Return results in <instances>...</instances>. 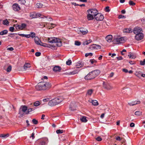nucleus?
Returning <instances> with one entry per match:
<instances>
[{
  "instance_id": "nucleus-1",
  "label": "nucleus",
  "mask_w": 145,
  "mask_h": 145,
  "mask_svg": "<svg viewBox=\"0 0 145 145\" xmlns=\"http://www.w3.org/2000/svg\"><path fill=\"white\" fill-rule=\"evenodd\" d=\"M51 83L48 82H41L39 83L36 86V89L38 90L48 89L51 87Z\"/></svg>"
},
{
  "instance_id": "nucleus-2",
  "label": "nucleus",
  "mask_w": 145,
  "mask_h": 145,
  "mask_svg": "<svg viewBox=\"0 0 145 145\" xmlns=\"http://www.w3.org/2000/svg\"><path fill=\"white\" fill-rule=\"evenodd\" d=\"M100 71L99 70H96L89 72L84 77L86 80H91L94 78L100 73Z\"/></svg>"
},
{
  "instance_id": "nucleus-3",
  "label": "nucleus",
  "mask_w": 145,
  "mask_h": 145,
  "mask_svg": "<svg viewBox=\"0 0 145 145\" xmlns=\"http://www.w3.org/2000/svg\"><path fill=\"white\" fill-rule=\"evenodd\" d=\"M63 100V99L62 98L58 97L49 101L48 103V105L50 106H54L59 104Z\"/></svg>"
},
{
  "instance_id": "nucleus-4",
  "label": "nucleus",
  "mask_w": 145,
  "mask_h": 145,
  "mask_svg": "<svg viewBox=\"0 0 145 145\" xmlns=\"http://www.w3.org/2000/svg\"><path fill=\"white\" fill-rule=\"evenodd\" d=\"M113 43L114 44H118L123 43L125 40L122 37L120 38H114L112 40Z\"/></svg>"
},
{
  "instance_id": "nucleus-5",
  "label": "nucleus",
  "mask_w": 145,
  "mask_h": 145,
  "mask_svg": "<svg viewBox=\"0 0 145 145\" xmlns=\"http://www.w3.org/2000/svg\"><path fill=\"white\" fill-rule=\"evenodd\" d=\"M77 32L79 34L84 35L87 34L88 31L86 29L84 28L81 27L79 28L77 30Z\"/></svg>"
},
{
  "instance_id": "nucleus-6",
  "label": "nucleus",
  "mask_w": 145,
  "mask_h": 145,
  "mask_svg": "<svg viewBox=\"0 0 145 145\" xmlns=\"http://www.w3.org/2000/svg\"><path fill=\"white\" fill-rule=\"evenodd\" d=\"M103 87L104 89L107 90H111L113 88L109 84L105 82H104L103 83Z\"/></svg>"
},
{
  "instance_id": "nucleus-7",
  "label": "nucleus",
  "mask_w": 145,
  "mask_h": 145,
  "mask_svg": "<svg viewBox=\"0 0 145 145\" xmlns=\"http://www.w3.org/2000/svg\"><path fill=\"white\" fill-rule=\"evenodd\" d=\"M94 18L97 21H102L104 18L103 15L98 12L96 15H95Z\"/></svg>"
},
{
  "instance_id": "nucleus-8",
  "label": "nucleus",
  "mask_w": 145,
  "mask_h": 145,
  "mask_svg": "<svg viewBox=\"0 0 145 145\" xmlns=\"http://www.w3.org/2000/svg\"><path fill=\"white\" fill-rule=\"evenodd\" d=\"M41 16L40 14L36 13L35 12H31L30 14V18L31 19L37 18L38 17H40Z\"/></svg>"
},
{
  "instance_id": "nucleus-9",
  "label": "nucleus",
  "mask_w": 145,
  "mask_h": 145,
  "mask_svg": "<svg viewBox=\"0 0 145 145\" xmlns=\"http://www.w3.org/2000/svg\"><path fill=\"white\" fill-rule=\"evenodd\" d=\"M39 141L40 145H45L48 142V139L47 138H45L40 140Z\"/></svg>"
},
{
  "instance_id": "nucleus-10",
  "label": "nucleus",
  "mask_w": 145,
  "mask_h": 145,
  "mask_svg": "<svg viewBox=\"0 0 145 145\" xmlns=\"http://www.w3.org/2000/svg\"><path fill=\"white\" fill-rule=\"evenodd\" d=\"M144 36L143 34L142 33L136 34L135 36V39L137 40H139L143 39Z\"/></svg>"
},
{
  "instance_id": "nucleus-11",
  "label": "nucleus",
  "mask_w": 145,
  "mask_h": 145,
  "mask_svg": "<svg viewBox=\"0 0 145 145\" xmlns=\"http://www.w3.org/2000/svg\"><path fill=\"white\" fill-rule=\"evenodd\" d=\"M87 12L90 14H91L92 16H94V17L95 15H96L98 12L96 9H89L87 10Z\"/></svg>"
},
{
  "instance_id": "nucleus-12",
  "label": "nucleus",
  "mask_w": 145,
  "mask_h": 145,
  "mask_svg": "<svg viewBox=\"0 0 145 145\" xmlns=\"http://www.w3.org/2000/svg\"><path fill=\"white\" fill-rule=\"evenodd\" d=\"M13 9L15 11H18L20 10V7L17 4L15 3L13 4L12 6Z\"/></svg>"
},
{
  "instance_id": "nucleus-13",
  "label": "nucleus",
  "mask_w": 145,
  "mask_h": 145,
  "mask_svg": "<svg viewBox=\"0 0 145 145\" xmlns=\"http://www.w3.org/2000/svg\"><path fill=\"white\" fill-rule=\"evenodd\" d=\"M61 70V67L58 66H55L53 69V71L55 72H59Z\"/></svg>"
},
{
  "instance_id": "nucleus-14",
  "label": "nucleus",
  "mask_w": 145,
  "mask_h": 145,
  "mask_svg": "<svg viewBox=\"0 0 145 145\" xmlns=\"http://www.w3.org/2000/svg\"><path fill=\"white\" fill-rule=\"evenodd\" d=\"M142 29L140 27H137L134 28L133 30V32L135 34H137L141 33Z\"/></svg>"
},
{
  "instance_id": "nucleus-15",
  "label": "nucleus",
  "mask_w": 145,
  "mask_h": 145,
  "mask_svg": "<svg viewBox=\"0 0 145 145\" xmlns=\"http://www.w3.org/2000/svg\"><path fill=\"white\" fill-rule=\"evenodd\" d=\"M48 42L50 43H54L56 42H57V38L55 37L48 38Z\"/></svg>"
},
{
  "instance_id": "nucleus-16",
  "label": "nucleus",
  "mask_w": 145,
  "mask_h": 145,
  "mask_svg": "<svg viewBox=\"0 0 145 145\" xmlns=\"http://www.w3.org/2000/svg\"><path fill=\"white\" fill-rule=\"evenodd\" d=\"M128 56L129 57V58L135 59L136 57V54L130 52L129 53Z\"/></svg>"
},
{
  "instance_id": "nucleus-17",
  "label": "nucleus",
  "mask_w": 145,
  "mask_h": 145,
  "mask_svg": "<svg viewBox=\"0 0 145 145\" xmlns=\"http://www.w3.org/2000/svg\"><path fill=\"white\" fill-rule=\"evenodd\" d=\"M101 46L97 44H93L91 46V48L92 49H100Z\"/></svg>"
},
{
  "instance_id": "nucleus-18",
  "label": "nucleus",
  "mask_w": 145,
  "mask_h": 145,
  "mask_svg": "<svg viewBox=\"0 0 145 145\" xmlns=\"http://www.w3.org/2000/svg\"><path fill=\"white\" fill-rule=\"evenodd\" d=\"M112 39V36L111 35H107L105 37L106 40L108 42H110L111 41Z\"/></svg>"
},
{
  "instance_id": "nucleus-19",
  "label": "nucleus",
  "mask_w": 145,
  "mask_h": 145,
  "mask_svg": "<svg viewBox=\"0 0 145 145\" xmlns=\"http://www.w3.org/2000/svg\"><path fill=\"white\" fill-rule=\"evenodd\" d=\"M34 41L35 43L37 44L38 45H41L40 43L41 42V41L38 37H36L35 38Z\"/></svg>"
},
{
  "instance_id": "nucleus-20",
  "label": "nucleus",
  "mask_w": 145,
  "mask_h": 145,
  "mask_svg": "<svg viewBox=\"0 0 145 145\" xmlns=\"http://www.w3.org/2000/svg\"><path fill=\"white\" fill-rule=\"evenodd\" d=\"M26 26L25 24L23 23L21 25H18L17 27H18L19 29H22L23 28H25ZM17 29V28H16Z\"/></svg>"
},
{
  "instance_id": "nucleus-21",
  "label": "nucleus",
  "mask_w": 145,
  "mask_h": 145,
  "mask_svg": "<svg viewBox=\"0 0 145 145\" xmlns=\"http://www.w3.org/2000/svg\"><path fill=\"white\" fill-rule=\"evenodd\" d=\"M78 72V70H75L73 71H72V72H69L68 73V75L71 74L74 75L76 73H77Z\"/></svg>"
},
{
  "instance_id": "nucleus-22",
  "label": "nucleus",
  "mask_w": 145,
  "mask_h": 145,
  "mask_svg": "<svg viewBox=\"0 0 145 145\" xmlns=\"http://www.w3.org/2000/svg\"><path fill=\"white\" fill-rule=\"evenodd\" d=\"M87 18L88 20H92L94 19V17L91 14H90L88 13V14L87 16Z\"/></svg>"
},
{
  "instance_id": "nucleus-23",
  "label": "nucleus",
  "mask_w": 145,
  "mask_h": 145,
  "mask_svg": "<svg viewBox=\"0 0 145 145\" xmlns=\"http://www.w3.org/2000/svg\"><path fill=\"white\" fill-rule=\"evenodd\" d=\"M57 42H55L56 43V45L58 47H60L62 45L61 42L59 39L58 40L57 39Z\"/></svg>"
},
{
  "instance_id": "nucleus-24",
  "label": "nucleus",
  "mask_w": 145,
  "mask_h": 145,
  "mask_svg": "<svg viewBox=\"0 0 145 145\" xmlns=\"http://www.w3.org/2000/svg\"><path fill=\"white\" fill-rule=\"evenodd\" d=\"M31 66V65L29 63H26L24 64V69L25 70H26L27 68H30Z\"/></svg>"
},
{
  "instance_id": "nucleus-25",
  "label": "nucleus",
  "mask_w": 145,
  "mask_h": 145,
  "mask_svg": "<svg viewBox=\"0 0 145 145\" xmlns=\"http://www.w3.org/2000/svg\"><path fill=\"white\" fill-rule=\"evenodd\" d=\"M21 108V110L22 112H25L27 109V107L25 106H22L20 108Z\"/></svg>"
},
{
  "instance_id": "nucleus-26",
  "label": "nucleus",
  "mask_w": 145,
  "mask_h": 145,
  "mask_svg": "<svg viewBox=\"0 0 145 145\" xmlns=\"http://www.w3.org/2000/svg\"><path fill=\"white\" fill-rule=\"evenodd\" d=\"M36 6L37 8H41L43 7L44 5L40 3H37Z\"/></svg>"
},
{
  "instance_id": "nucleus-27",
  "label": "nucleus",
  "mask_w": 145,
  "mask_h": 145,
  "mask_svg": "<svg viewBox=\"0 0 145 145\" xmlns=\"http://www.w3.org/2000/svg\"><path fill=\"white\" fill-rule=\"evenodd\" d=\"M142 73V72H141L140 71H137L135 72V74L138 77L140 78L141 77Z\"/></svg>"
},
{
  "instance_id": "nucleus-28",
  "label": "nucleus",
  "mask_w": 145,
  "mask_h": 145,
  "mask_svg": "<svg viewBox=\"0 0 145 145\" xmlns=\"http://www.w3.org/2000/svg\"><path fill=\"white\" fill-rule=\"evenodd\" d=\"M76 65L77 68H79L82 67L83 65L82 62H78L76 63Z\"/></svg>"
},
{
  "instance_id": "nucleus-29",
  "label": "nucleus",
  "mask_w": 145,
  "mask_h": 145,
  "mask_svg": "<svg viewBox=\"0 0 145 145\" xmlns=\"http://www.w3.org/2000/svg\"><path fill=\"white\" fill-rule=\"evenodd\" d=\"M123 32L124 33H130L132 32V31L130 28H125L124 29Z\"/></svg>"
},
{
  "instance_id": "nucleus-30",
  "label": "nucleus",
  "mask_w": 145,
  "mask_h": 145,
  "mask_svg": "<svg viewBox=\"0 0 145 145\" xmlns=\"http://www.w3.org/2000/svg\"><path fill=\"white\" fill-rule=\"evenodd\" d=\"M8 31L7 30H5L0 32V35H3L6 34L8 33Z\"/></svg>"
},
{
  "instance_id": "nucleus-31",
  "label": "nucleus",
  "mask_w": 145,
  "mask_h": 145,
  "mask_svg": "<svg viewBox=\"0 0 145 145\" xmlns=\"http://www.w3.org/2000/svg\"><path fill=\"white\" fill-rule=\"evenodd\" d=\"M80 120L82 122H86L87 121L86 117L85 116H83L80 118Z\"/></svg>"
},
{
  "instance_id": "nucleus-32",
  "label": "nucleus",
  "mask_w": 145,
  "mask_h": 145,
  "mask_svg": "<svg viewBox=\"0 0 145 145\" xmlns=\"http://www.w3.org/2000/svg\"><path fill=\"white\" fill-rule=\"evenodd\" d=\"M22 112V110H21V108H20L19 109V114L20 115L19 116V117L20 118H22V117L24 115V113H23Z\"/></svg>"
},
{
  "instance_id": "nucleus-33",
  "label": "nucleus",
  "mask_w": 145,
  "mask_h": 145,
  "mask_svg": "<svg viewBox=\"0 0 145 145\" xmlns=\"http://www.w3.org/2000/svg\"><path fill=\"white\" fill-rule=\"evenodd\" d=\"M40 104V102L39 101H37L34 102L33 103L34 106H38Z\"/></svg>"
},
{
  "instance_id": "nucleus-34",
  "label": "nucleus",
  "mask_w": 145,
  "mask_h": 145,
  "mask_svg": "<svg viewBox=\"0 0 145 145\" xmlns=\"http://www.w3.org/2000/svg\"><path fill=\"white\" fill-rule=\"evenodd\" d=\"M91 101L92 103V104L94 106H97L99 105L98 103L96 100H93Z\"/></svg>"
},
{
  "instance_id": "nucleus-35",
  "label": "nucleus",
  "mask_w": 145,
  "mask_h": 145,
  "mask_svg": "<svg viewBox=\"0 0 145 145\" xmlns=\"http://www.w3.org/2000/svg\"><path fill=\"white\" fill-rule=\"evenodd\" d=\"M9 136L8 134H1L0 135V137H2L3 138H5L7 137H8Z\"/></svg>"
},
{
  "instance_id": "nucleus-36",
  "label": "nucleus",
  "mask_w": 145,
  "mask_h": 145,
  "mask_svg": "<svg viewBox=\"0 0 145 145\" xmlns=\"http://www.w3.org/2000/svg\"><path fill=\"white\" fill-rule=\"evenodd\" d=\"M93 90L92 89H89L88 91L87 94L89 95H91L93 92Z\"/></svg>"
},
{
  "instance_id": "nucleus-37",
  "label": "nucleus",
  "mask_w": 145,
  "mask_h": 145,
  "mask_svg": "<svg viewBox=\"0 0 145 145\" xmlns=\"http://www.w3.org/2000/svg\"><path fill=\"white\" fill-rule=\"evenodd\" d=\"M3 23L5 25H8L9 24V22L6 20L3 21Z\"/></svg>"
},
{
  "instance_id": "nucleus-38",
  "label": "nucleus",
  "mask_w": 145,
  "mask_h": 145,
  "mask_svg": "<svg viewBox=\"0 0 145 145\" xmlns=\"http://www.w3.org/2000/svg\"><path fill=\"white\" fill-rule=\"evenodd\" d=\"M30 34V37L32 38L36 37V34L34 32H31Z\"/></svg>"
},
{
  "instance_id": "nucleus-39",
  "label": "nucleus",
  "mask_w": 145,
  "mask_h": 145,
  "mask_svg": "<svg viewBox=\"0 0 145 145\" xmlns=\"http://www.w3.org/2000/svg\"><path fill=\"white\" fill-rule=\"evenodd\" d=\"M63 132V131L62 130L59 129L57 130L56 131V133L57 134H61Z\"/></svg>"
},
{
  "instance_id": "nucleus-40",
  "label": "nucleus",
  "mask_w": 145,
  "mask_h": 145,
  "mask_svg": "<svg viewBox=\"0 0 145 145\" xmlns=\"http://www.w3.org/2000/svg\"><path fill=\"white\" fill-rule=\"evenodd\" d=\"M12 67L11 65L9 66L7 69L6 71L7 72H10L11 70Z\"/></svg>"
},
{
  "instance_id": "nucleus-41",
  "label": "nucleus",
  "mask_w": 145,
  "mask_h": 145,
  "mask_svg": "<svg viewBox=\"0 0 145 145\" xmlns=\"http://www.w3.org/2000/svg\"><path fill=\"white\" fill-rule=\"evenodd\" d=\"M135 114L136 115L139 116L141 114L142 112H141L138 111L135 112Z\"/></svg>"
},
{
  "instance_id": "nucleus-42",
  "label": "nucleus",
  "mask_w": 145,
  "mask_h": 145,
  "mask_svg": "<svg viewBox=\"0 0 145 145\" xmlns=\"http://www.w3.org/2000/svg\"><path fill=\"white\" fill-rule=\"evenodd\" d=\"M89 61L92 64H93L94 63H96L97 62V61L94 59H90Z\"/></svg>"
},
{
  "instance_id": "nucleus-43",
  "label": "nucleus",
  "mask_w": 145,
  "mask_h": 145,
  "mask_svg": "<svg viewBox=\"0 0 145 145\" xmlns=\"http://www.w3.org/2000/svg\"><path fill=\"white\" fill-rule=\"evenodd\" d=\"M72 61L71 60H68L66 62V64L67 65H70L71 64Z\"/></svg>"
},
{
  "instance_id": "nucleus-44",
  "label": "nucleus",
  "mask_w": 145,
  "mask_h": 145,
  "mask_svg": "<svg viewBox=\"0 0 145 145\" xmlns=\"http://www.w3.org/2000/svg\"><path fill=\"white\" fill-rule=\"evenodd\" d=\"M32 122L34 124H37L38 123V121L35 119H33L32 120Z\"/></svg>"
},
{
  "instance_id": "nucleus-45",
  "label": "nucleus",
  "mask_w": 145,
  "mask_h": 145,
  "mask_svg": "<svg viewBox=\"0 0 145 145\" xmlns=\"http://www.w3.org/2000/svg\"><path fill=\"white\" fill-rule=\"evenodd\" d=\"M132 102L134 104V105H135L137 104H139L140 103V101H132Z\"/></svg>"
},
{
  "instance_id": "nucleus-46",
  "label": "nucleus",
  "mask_w": 145,
  "mask_h": 145,
  "mask_svg": "<svg viewBox=\"0 0 145 145\" xmlns=\"http://www.w3.org/2000/svg\"><path fill=\"white\" fill-rule=\"evenodd\" d=\"M129 4L131 6H134L135 5V3H134L133 1H129Z\"/></svg>"
},
{
  "instance_id": "nucleus-47",
  "label": "nucleus",
  "mask_w": 145,
  "mask_h": 145,
  "mask_svg": "<svg viewBox=\"0 0 145 145\" xmlns=\"http://www.w3.org/2000/svg\"><path fill=\"white\" fill-rule=\"evenodd\" d=\"M75 44L76 46H79L81 44V42L78 41H76L75 42Z\"/></svg>"
},
{
  "instance_id": "nucleus-48",
  "label": "nucleus",
  "mask_w": 145,
  "mask_h": 145,
  "mask_svg": "<svg viewBox=\"0 0 145 145\" xmlns=\"http://www.w3.org/2000/svg\"><path fill=\"white\" fill-rule=\"evenodd\" d=\"M140 65H144L145 64V59H144L143 61H140Z\"/></svg>"
},
{
  "instance_id": "nucleus-49",
  "label": "nucleus",
  "mask_w": 145,
  "mask_h": 145,
  "mask_svg": "<svg viewBox=\"0 0 145 145\" xmlns=\"http://www.w3.org/2000/svg\"><path fill=\"white\" fill-rule=\"evenodd\" d=\"M73 104L72 103H71L70 105V108H71V110L72 111H74L75 110V109L74 108H73L72 107V106H73Z\"/></svg>"
},
{
  "instance_id": "nucleus-50",
  "label": "nucleus",
  "mask_w": 145,
  "mask_h": 145,
  "mask_svg": "<svg viewBox=\"0 0 145 145\" xmlns=\"http://www.w3.org/2000/svg\"><path fill=\"white\" fill-rule=\"evenodd\" d=\"M125 18H126V17L125 16L122 15H119L118 17V18L119 19Z\"/></svg>"
},
{
  "instance_id": "nucleus-51",
  "label": "nucleus",
  "mask_w": 145,
  "mask_h": 145,
  "mask_svg": "<svg viewBox=\"0 0 145 145\" xmlns=\"http://www.w3.org/2000/svg\"><path fill=\"white\" fill-rule=\"evenodd\" d=\"M108 6L106 7L105 8V11L106 12H109L110 11V9H109Z\"/></svg>"
},
{
  "instance_id": "nucleus-52",
  "label": "nucleus",
  "mask_w": 145,
  "mask_h": 145,
  "mask_svg": "<svg viewBox=\"0 0 145 145\" xmlns=\"http://www.w3.org/2000/svg\"><path fill=\"white\" fill-rule=\"evenodd\" d=\"M93 55V54L91 53H86L85 54V56L86 57H87L89 56H92Z\"/></svg>"
},
{
  "instance_id": "nucleus-53",
  "label": "nucleus",
  "mask_w": 145,
  "mask_h": 145,
  "mask_svg": "<svg viewBox=\"0 0 145 145\" xmlns=\"http://www.w3.org/2000/svg\"><path fill=\"white\" fill-rule=\"evenodd\" d=\"M96 139L98 141H100L102 140V138L100 137H98L96 138Z\"/></svg>"
},
{
  "instance_id": "nucleus-54",
  "label": "nucleus",
  "mask_w": 145,
  "mask_h": 145,
  "mask_svg": "<svg viewBox=\"0 0 145 145\" xmlns=\"http://www.w3.org/2000/svg\"><path fill=\"white\" fill-rule=\"evenodd\" d=\"M14 29V28L13 27H11L9 28V31L11 32H13Z\"/></svg>"
},
{
  "instance_id": "nucleus-55",
  "label": "nucleus",
  "mask_w": 145,
  "mask_h": 145,
  "mask_svg": "<svg viewBox=\"0 0 145 145\" xmlns=\"http://www.w3.org/2000/svg\"><path fill=\"white\" fill-rule=\"evenodd\" d=\"M41 55V53L40 52H37L35 54V55L37 57Z\"/></svg>"
},
{
  "instance_id": "nucleus-56",
  "label": "nucleus",
  "mask_w": 145,
  "mask_h": 145,
  "mask_svg": "<svg viewBox=\"0 0 145 145\" xmlns=\"http://www.w3.org/2000/svg\"><path fill=\"white\" fill-rule=\"evenodd\" d=\"M116 140L118 141H120L121 140H122V138H121L120 137L118 136L116 138Z\"/></svg>"
},
{
  "instance_id": "nucleus-57",
  "label": "nucleus",
  "mask_w": 145,
  "mask_h": 145,
  "mask_svg": "<svg viewBox=\"0 0 145 145\" xmlns=\"http://www.w3.org/2000/svg\"><path fill=\"white\" fill-rule=\"evenodd\" d=\"M34 135L35 133H33L31 134V136L30 137V138L32 137V139H33L35 138Z\"/></svg>"
},
{
  "instance_id": "nucleus-58",
  "label": "nucleus",
  "mask_w": 145,
  "mask_h": 145,
  "mask_svg": "<svg viewBox=\"0 0 145 145\" xmlns=\"http://www.w3.org/2000/svg\"><path fill=\"white\" fill-rule=\"evenodd\" d=\"M42 101L44 102H48L49 101V99L48 98H46L43 99Z\"/></svg>"
},
{
  "instance_id": "nucleus-59",
  "label": "nucleus",
  "mask_w": 145,
  "mask_h": 145,
  "mask_svg": "<svg viewBox=\"0 0 145 145\" xmlns=\"http://www.w3.org/2000/svg\"><path fill=\"white\" fill-rule=\"evenodd\" d=\"M118 60H122L123 59V57L121 56L116 57Z\"/></svg>"
},
{
  "instance_id": "nucleus-60",
  "label": "nucleus",
  "mask_w": 145,
  "mask_h": 145,
  "mask_svg": "<svg viewBox=\"0 0 145 145\" xmlns=\"http://www.w3.org/2000/svg\"><path fill=\"white\" fill-rule=\"evenodd\" d=\"M32 111L31 108H29L28 109V111L26 112L25 114H28L30 112Z\"/></svg>"
},
{
  "instance_id": "nucleus-61",
  "label": "nucleus",
  "mask_w": 145,
  "mask_h": 145,
  "mask_svg": "<svg viewBox=\"0 0 145 145\" xmlns=\"http://www.w3.org/2000/svg\"><path fill=\"white\" fill-rule=\"evenodd\" d=\"M19 1L21 2V3L23 4H24L25 2V0H19Z\"/></svg>"
},
{
  "instance_id": "nucleus-62",
  "label": "nucleus",
  "mask_w": 145,
  "mask_h": 145,
  "mask_svg": "<svg viewBox=\"0 0 145 145\" xmlns=\"http://www.w3.org/2000/svg\"><path fill=\"white\" fill-rule=\"evenodd\" d=\"M122 71L123 72H125V73H127V72H128V70L127 69H122Z\"/></svg>"
},
{
  "instance_id": "nucleus-63",
  "label": "nucleus",
  "mask_w": 145,
  "mask_h": 145,
  "mask_svg": "<svg viewBox=\"0 0 145 145\" xmlns=\"http://www.w3.org/2000/svg\"><path fill=\"white\" fill-rule=\"evenodd\" d=\"M8 50L10 51H12L14 50V48L12 47L8 48H7Z\"/></svg>"
},
{
  "instance_id": "nucleus-64",
  "label": "nucleus",
  "mask_w": 145,
  "mask_h": 145,
  "mask_svg": "<svg viewBox=\"0 0 145 145\" xmlns=\"http://www.w3.org/2000/svg\"><path fill=\"white\" fill-rule=\"evenodd\" d=\"M130 126L131 127H133L135 126V124L133 123H131L130 124Z\"/></svg>"
}]
</instances>
